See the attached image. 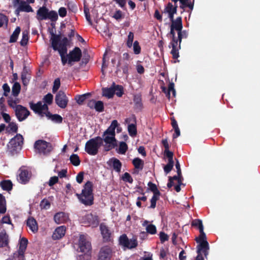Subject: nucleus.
<instances>
[{"mask_svg": "<svg viewBox=\"0 0 260 260\" xmlns=\"http://www.w3.org/2000/svg\"><path fill=\"white\" fill-rule=\"evenodd\" d=\"M103 95L109 99L112 98L113 97L114 95V87L113 84L111 87L110 88H103Z\"/></svg>", "mask_w": 260, "mask_h": 260, "instance_id": "f704fd0d", "label": "nucleus"}, {"mask_svg": "<svg viewBox=\"0 0 260 260\" xmlns=\"http://www.w3.org/2000/svg\"><path fill=\"white\" fill-rule=\"evenodd\" d=\"M50 203L48 200L44 199L40 203V206L41 209H48L50 207Z\"/></svg>", "mask_w": 260, "mask_h": 260, "instance_id": "864d4df0", "label": "nucleus"}, {"mask_svg": "<svg viewBox=\"0 0 260 260\" xmlns=\"http://www.w3.org/2000/svg\"><path fill=\"white\" fill-rule=\"evenodd\" d=\"M6 201L5 197L0 193V214H4L6 212Z\"/></svg>", "mask_w": 260, "mask_h": 260, "instance_id": "58836bf2", "label": "nucleus"}, {"mask_svg": "<svg viewBox=\"0 0 260 260\" xmlns=\"http://www.w3.org/2000/svg\"><path fill=\"white\" fill-rule=\"evenodd\" d=\"M134 33L130 31L128 34L126 45L128 48H131L133 45V42L134 40Z\"/></svg>", "mask_w": 260, "mask_h": 260, "instance_id": "052dcab7", "label": "nucleus"}, {"mask_svg": "<svg viewBox=\"0 0 260 260\" xmlns=\"http://www.w3.org/2000/svg\"><path fill=\"white\" fill-rule=\"evenodd\" d=\"M107 164L109 166L112 167L116 172L119 173L121 171L122 163L118 159L112 157L109 160Z\"/></svg>", "mask_w": 260, "mask_h": 260, "instance_id": "6ab92c4d", "label": "nucleus"}, {"mask_svg": "<svg viewBox=\"0 0 260 260\" xmlns=\"http://www.w3.org/2000/svg\"><path fill=\"white\" fill-rule=\"evenodd\" d=\"M172 91L173 95H175V90L174 89V84L173 83H170L167 93V97L169 99L170 98V92Z\"/></svg>", "mask_w": 260, "mask_h": 260, "instance_id": "680f3d73", "label": "nucleus"}, {"mask_svg": "<svg viewBox=\"0 0 260 260\" xmlns=\"http://www.w3.org/2000/svg\"><path fill=\"white\" fill-rule=\"evenodd\" d=\"M18 103L17 100H14L12 98L10 97L8 100V105L14 110L17 107V103Z\"/></svg>", "mask_w": 260, "mask_h": 260, "instance_id": "69168bd1", "label": "nucleus"}, {"mask_svg": "<svg viewBox=\"0 0 260 260\" xmlns=\"http://www.w3.org/2000/svg\"><path fill=\"white\" fill-rule=\"evenodd\" d=\"M80 202L85 206H91L93 204L94 197L93 193V183L88 181L83 186L81 193H76Z\"/></svg>", "mask_w": 260, "mask_h": 260, "instance_id": "f03ea898", "label": "nucleus"}, {"mask_svg": "<svg viewBox=\"0 0 260 260\" xmlns=\"http://www.w3.org/2000/svg\"><path fill=\"white\" fill-rule=\"evenodd\" d=\"M29 72V69L27 68L26 66H24L21 74V78L22 83L24 86H27L29 82L30 78V74Z\"/></svg>", "mask_w": 260, "mask_h": 260, "instance_id": "412c9836", "label": "nucleus"}, {"mask_svg": "<svg viewBox=\"0 0 260 260\" xmlns=\"http://www.w3.org/2000/svg\"><path fill=\"white\" fill-rule=\"evenodd\" d=\"M26 224L33 233H35L37 232L38 226L37 221L34 218L32 217H29L27 220Z\"/></svg>", "mask_w": 260, "mask_h": 260, "instance_id": "c85d7f7f", "label": "nucleus"}, {"mask_svg": "<svg viewBox=\"0 0 260 260\" xmlns=\"http://www.w3.org/2000/svg\"><path fill=\"white\" fill-rule=\"evenodd\" d=\"M14 111L16 117L20 122L25 120L30 114L26 107L21 105H18Z\"/></svg>", "mask_w": 260, "mask_h": 260, "instance_id": "9b49d317", "label": "nucleus"}, {"mask_svg": "<svg viewBox=\"0 0 260 260\" xmlns=\"http://www.w3.org/2000/svg\"><path fill=\"white\" fill-rule=\"evenodd\" d=\"M20 173L19 174V181L23 184H26L27 183L30 177H31V172L28 171L27 170L23 169L20 168L19 170Z\"/></svg>", "mask_w": 260, "mask_h": 260, "instance_id": "dca6fc26", "label": "nucleus"}, {"mask_svg": "<svg viewBox=\"0 0 260 260\" xmlns=\"http://www.w3.org/2000/svg\"><path fill=\"white\" fill-rule=\"evenodd\" d=\"M78 248L79 251L84 253L87 256H90L91 253V243L86 240L84 235H81L78 242Z\"/></svg>", "mask_w": 260, "mask_h": 260, "instance_id": "6e6552de", "label": "nucleus"}, {"mask_svg": "<svg viewBox=\"0 0 260 260\" xmlns=\"http://www.w3.org/2000/svg\"><path fill=\"white\" fill-rule=\"evenodd\" d=\"M103 141L104 140L100 136L90 139L85 144V151L90 155H96L99 148L103 145Z\"/></svg>", "mask_w": 260, "mask_h": 260, "instance_id": "20e7f679", "label": "nucleus"}, {"mask_svg": "<svg viewBox=\"0 0 260 260\" xmlns=\"http://www.w3.org/2000/svg\"><path fill=\"white\" fill-rule=\"evenodd\" d=\"M0 186L4 190L7 191H11L13 188V183L10 180H4L0 182Z\"/></svg>", "mask_w": 260, "mask_h": 260, "instance_id": "72a5a7b5", "label": "nucleus"}, {"mask_svg": "<svg viewBox=\"0 0 260 260\" xmlns=\"http://www.w3.org/2000/svg\"><path fill=\"white\" fill-rule=\"evenodd\" d=\"M20 27L19 26H17L13 31L12 35L10 36L9 43H12L16 42L17 40L18 37L20 34Z\"/></svg>", "mask_w": 260, "mask_h": 260, "instance_id": "4c0bfd02", "label": "nucleus"}, {"mask_svg": "<svg viewBox=\"0 0 260 260\" xmlns=\"http://www.w3.org/2000/svg\"><path fill=\"white\" fill-rule=\"evenodd\" d=\"M9 236L4 230L0 232V248L9 247Z\"/></svg>", "mask_w": 260, "mask_h": 260, "instance_id": "f3484780", "label": "nucleus"}, {"mask_svg": "<svg viewBox=\"0 0 260 260\" xmlns=\"http://www.w3.org/2000/svg\"><path fill=\"white\" fill-rule=\"evenodd\" d=\"M54 29H55L53 28H49L48 29L49 32L51 35L50 41L51 44H55L56 42H59L61 39V34H55Z\"/></svg>", "mask_w": 260, "mask_h": 260, "instance_id": "473e14b6", "label": "nucleus"}, {"mask_svg": "<svg viewBox=\"0 0 260 260\" xmlns=\"http://www.w3.org/2000/svg\"><path fill=\"white\" fill-rule=\"evenodd\" d=\"M66 232V228L65 226L62 225L58 226L54 231L52 238L54 240H59L64 236Z\"/></svg>", "mask_w": 260, "mask_h": 260, "instance_id": "a211bd4d", "label": "nucleus"}, {"mask_svg": "<svg viewBox=\"0 0 260 260\" xmlns=\"http://www.w3.org/2000/svg\"><path fill=\"white\" fill-rule=\"evenodd\" d=\"M178 37L175 36V41L176 43L174 45L172 44V39L169 45V48H172L171 54L172 55L173 59H177L179 57V50L181 49V43L182 39H186L187 38L188 34V32L182 29L177 32Z\"/></svg>", "mask_w": 260, "mask_h": 260, "instance_id": "7ed1b4c3", "label": "nucleus"}, {"mask_svg": "<svg viewBox=\"0 0 260 260\" xmlns=\"http://www.w3.org/2000/svg\"><path fill=\"white\" fill-rule=\"evenodd\" d=\"M160 196V194H156V193L153 194V196L150 200L151 205L149 208L152 209L155 208L156 202L159 200Z\"/></svg>", "mask_w": 260, "mask_h": 260, "instance_id": "8fccbe9b", "label": "nucleus"}, {"mask_svg": "<svg viewBox=\"0 0 260 260\" xmlns=\"http://www.w3.org/2000/svg\"><path fill=\"white\" fill-rule=\"evenodd\" d=\"M149 221L145 220L142 223L143 226H146V232L151 235H154L156 233V228L155 225L152 224H148Z\"/></svg>", "mask_w": 260, "mask_h": 260, "instance_id": "7c9ffc66", "label": "nucleus"}, {"mask_svg": "<svg viewBox=\"0 0 260 260\" xmlns=\"http://www.w3.org/2000/svg\"><path fill=\"white\" fill-rule=\"evenodd\" d=\"M84 222L89 224L95 225L99 223L98 217L92 213L87 214L83 217Z\"/></svg>", "mask_w": 260, "mask_h": 260, "instance_id": "aec40b11", "label": "nucleus"}, {"mask_svg": "<svg viewBox=\"0 0 260 260\" xmlns=\"http://www.w3.org/2000/svg\"><path fill=\"white\" fill-rule=\"evenodd\" d=\"M34 147L39 153L44 155L49 154L53 150L52 145L50 143L42 140L36 141L34 144Z\"/></svg>", "mask_w": 260, "mask_h": 260, "instance_id": "0eeeda50", "label": "nucleus"}, {"mask_svg": "<svg viewBox=\"0 0 260 260\" xmlns=\"http://www.w3.org/2000/svg\"><path fill=\"white\" fill-rule=\"evenodd\" d=\"M60 86V81L59 78L55 79L53 82V86L52 87V92L55 93L59 89Z\"/></svg>", "mask_w": 260, "mask_h": 260, "instance_id": "4d7b16f0", "label": "nucleus"}, {"mask_svg": "<svg viewBox=\"0 0 260 260\" xmlns=\"http://www.w3.org/2000/svg\"><path fill=\"white\" fill-rule=\"evenodd\" d=\"M29 37H28V32L27 30H25L23 31L22 32V37L21 41L20 42V44L22 46H25L28 41Z\"/></svg>", "mask_w": 260, "mask_h": 260, "instance_id": "a18cd8bd", "label": "nucleus"}, {"mask_svg": "<svg viewBox=\"0 0 260 260\" xmlns=\"http://www.w3.org/2000/svg\"><path fill=\"white\" fill-rule=\"evenodd\" d=\"M90 95V93H86L82 95H77L75 96V100L79 105H81Z\"/></svg>", "mask_w": 260, "mask_h": 260, "instance_id": "e433bc0d", "label": "nucleus"}, {"mask_svg": "<svg viewBox=\"0 0 260 260\" xmlns=\"http://www.w3.org/2000/svg\"><path fill=\"white\" fill-rule=\"evenodd\" d=\"M118 125V121L113 120L110 125L104 132L102 138L105 143V145H104L105 151H109L117 146L115 138V129Z\"/></svg>", "mask_w": 260, "mask_h": 260, "instance_id": "f257e3e1", "label": "nucleus"}, {"mask_svg": "<svg viewBox=\"0 0 260 260\" xmlns=\"http://www.w3.org/2000/svg\"><path fill=\"white\" fill-rule=\"evenodd\" d=\"M50 120L57 123H60L62 122V117L57 114H53Z\"/></svg>", "mask_w": 260, "mask_h": 260, "instance_id": "774afa93", "label": "nucleus"}, {"mask_svg": "<svg viewBox=\"0 0 260 260\" xmlns=\"http://www.w3.org/2000/svg\"><path fill=\"white\" fill-rule=\"evenodd\" d=\"M71 164L75 166H78L80 164V160L77 154H73L70 157Z\"/></svg>", "mask_w": 260, "mask_h": 260, "instance_id": "c03bdc74", "label": "nucleus"}, {"mask_svg": "<svg viewBox=\"0 0 260 260\" xmlns=\"http://www.w3.org/2000/svg\"><path fill=\"white\" fill-rule=\"evenodd\" d=\"M30 109L36 113H38L41 116H43V112L42 111V102L39 101L36 104L32 102L29 103Z\"/></svg>", "mask_w": 260, "mask_h": 260, "instance_id": "a878e982", "label": "nucleus"}, {"mask_svg": "<svg viewBox=\"0 0 260 260\" xmlns=\"http://www.w3.org/2000/svg\"><path fill=\"white\" fill-rule=\"evenodd\" d=\"M122 179L124 181L128 182L129 183H132L133 182V178L130 175V174L127 172H125V173H124V174L122 176Z\"/></svg>", "mask_w": 260, "mask_h": 260, "instance_id": "0e129e2a", "label": "nucleus"}, {"mask_svg": "<svg viewBox=\"0 0 260 260\" xmlns=\"http://www.w3.org/2000/svg\"><path fill=\"white\" fill-rule=\"evenodd\" d=\"M68 57V64L72 66V62H78L82 57L81 50L78 47H75L73 50L70 51L67 55Z\"/></svg>", "mask_w": 260, "mask_h": 260, "instance_id": "ddd939ff", "label": "nucleus"}, {"mask_svg": "<svg viewBox=\"0 0 260 260\" xmlns=\"http://www.w3.org/2000/svg\"><path fill=\"white\" fill-rule=\"evenodd\" d=\"M119 244L121 246H123L128 249L135 248L138 245L137 239H128L126 235L123 234L119 238Z\"/></svg>", "mask_w": 260, "mask_h": 260, "instance_id": "1a4fd4ad", "label": "nucleus"}, {"mask_svg": "<svg viewBox=\"0 0 260 260\" xmlns=\"http://www.w3.org/2000/svg\"><path fill=\"white\" fill-rule=\"evenodd\" d=\"M174 165V161H168V164L164 167V172L168 174L172 170Z\"/></svg>", "mask_w": 260, "mask_h": 260, "instance_id": "bf43d9fd", "label": "nucleus"}, {"mask_svg": "<svg viewBox=\"0 0 260 260\" xmlns=\"http://www.w3.org/2000/svg\"><path fill=\"white\" fill-rule=\"evenodd\" d=\"M47 19H50L52 22H55L58 19V14L55 11H48Z\"/></svg>", "mask_w": 260, "mask_h": 260, "instance_id": "49530a36", "label": "nucleus"}, {"mask_svg": "<svg viewBox=\"0 0 260 260\" xmlns=\"http://www.w3.org/2000/svg\"><path fill=\"white\" fill-rule=\"evenodd\" d=\"M96 111L98 112H102L104 110V103L101 101H96L95 104L94 105V108Z\"/></svg>", "mask_w": 260, "mask_h": 260, "instance_id": "3c124183", "label": "nucleus"}, {"mask_svg": "<svg viewBox=\"0 0 260 260\" xmlns=\"http://www.w3.org/2000/svg\"><path fill=\"white\" fill-rule=\"evenodd\" d=\"M177 3H174L173 5L171 3H168L165 7L162 13L169 14H176L177 11Z\"/></svg>", "mask_w": 260, "mask_h": 260, "instance_id": "393cba45", "label": "nucleus"}, {"mask_svg": "<svg viewBox=\"0 0 260 260\" xmlns=\"http://www.w3.org/2000/svg\"><path fill=\"white\" fill-rule=\"evenodd\" d=\"M49 10L45 6L40 7L37 11L36 18L38 20L42 21L47 19Z\"/></svg>", "mask_w": 260, "mask_h": 260, "instance_id": "4be33fe9", "label": "nucleus"}, {"mask_svg": "<svg viewBox=\"0 0 260 260\" xmlns=\"http://www.w3.org/2000/svg\"><path fill=\"white\" fill-rule=\"evenodd\" d=\"M128 149L127 145L124 142H121L119 143L118 153L121 154H124Z\"/></svg>", "mask_w": 260, "mask_h": 260, "instance_id": "09e8293b", "label": "nucleus"}, {"mask_svg": "<svg viewBox=\"0 0 260 260\" xmlns=\"http://www.w3.org/2000/svg\"><path fill=\"white\" fill-rule=\"evenodd\" d=\"M197 252L198 254L196 258V260H204L203 254H204L205 257L207 258L209 254V250H205V249H201V250H199V249H197Z\"/></svg>", "mask_w": 260, "mask_h": 260, "instance_id": "ea45409f", "label": "nucleus"}, {"mask_svg": "<svg viewBox=\"0 0 260 260\" xmlns=\"http://www.w3.org/2000/svg\"><path fill=\"white\" fill-rule=\"evenodd\" d=\"M199 232L200 233L199 236L196 238V241L198 243L197 249H199V250L201 249L209 250V244L207 240L206 236L204 232V230Z\"/></svg>", "mask_w": 260, "mask_h": 260, "instance_id": "9d476101", "label": "nucleus"}, {"mask_svg": "<svg viewBox=\"0 0 260 260\" xmlns=\"http://www.w3.org/2000/svg\"><path fill=\"white\" fill-rule=\"evenodd\" d=\"M133 101L134 103V109L137 112L141 111L143 108V105L142 102L141 95L140 94H137L134 95Z\"/></svg>", "mask_w": 260, "mask_h": 260, "instance_id": "5701e85b", "label": "nucleus"}, {"mask_svg": "<svg viewBox=\"0 0 260 260\" xmlns=\"http://www.w3.org/2000/svg\"><path fill=\"white\" fill-rule=\"evenodd\" d=\"M112 256V250L110 247H102L99 253L98 260H110Z\"/></svg>", "mask_w": 260, "mask_h": 260, "instance_id": "4468645a", "label": "nucleus"}, {"mask_svg": "<svg viewBox=\"0 0 260 260\" xmlns=\"http://www.w3.org/2000/svg\"><path fill=\"white\" fill-rule=\"evenodd\" d=\"M53 99V96L50 93H47L43 98L44 102L48 105H51L52 103Z\"/></svg>", "mask_w": 260, "mask_h": 260, "instance_id": "6e6d98bb", "label": "nucleus"}, {"mask_svg": "<svg viewBox=\"0 0 260 260\" xmlns=\"http://www.w3.org/2000/svg\"><path fill=\"white\" fill-rule=\"evenodd\" d=\"M128 132L131 137H135L137 134L136 125L133 123L128 125Z\"/></svg>", "mask_w": 260, "mask_h": 260, "instance_id": "de8ad7c7", "label": "nucleus"}, {"mask_svg": "<svg viewBox=\"0 0 260 260\" xmlns=\"http://www.w3.org/2000/svg\"><path fill=\"white\" fill-rule=\"evenodd\" d=\"M55 102L59 107L64 109L68 105L69 100L64 92L59 90L55 95Z\"/></svg>", "mask_w": 260, "mask_h": 260, "instance_id": "f8f14e48", "label": "nucleus"}, {"mask_svg": "<svg viewBox=\"0 0 260 260\" xmlns=\"http://www.w3.org/2000/svg\"><path fill=\"white\" fill-rule=\"evenodd\" d=\"M172 2L177 3L178 1L180 2L181 5L180 6V8L182 9H184L186 7H188L190 10H192L193 9L194 6V0H193L192 3L191 2H189V0H171Z\"/></svg>", "mask_w": 260, "mask_h": 260, "instance_id": "bb28decb", "label": "nucleus"}, {"mask_svg": "<svg viewBox=\"0 0 260 260\" xmlns=\"http://www.w3.org/2000/svg\"><path fill=\"white\" fill-rule=\"evenodd\" d=\"M23 144V137L20 134L12 138L7 145L8 150L12 155L17 154L21 149Z\"/></svg>", "mask_w": 260, "mask_h": 260, "instance_id": "39448f33", "label": "nucleus"}, {"mask_svg": "<svg viewBox=\"0 0 260 260\" xmlns=\"http://www.w3.org/2000/svg\"><path fill=\"white\" fill-rule=\"evenodd\" d=\"M134 52L135 54H139L141 52V47L138 41H135L133 44Z\"/></svg>", "mask_w": 260, "mask_h": 260, "instance_id": "338daca9", "label": "nucleus"}, {"mask_svg": "<svg viewBox=\"0 0 260 260\" xmlns=\"http://www.w3.org/2000/svg\"><path fill=\"white\" fill-rule=\"evenodd\" d=\"M21 90L20 84L18 82H15L12 88V93L14 96H17Z\"/></svg>", "mask_w": 260, "mask_h": 260, "instance_id": "79ce46f5", "label": "nucleus"}, {"mask_svg": "<svg viewBox=\"0 0 260 260\" xmlns=\"http://www.w3.org/2000/svg\"><path fill=\"white\" fill-rule=\"evenodd\" d=\"M8 128H9V129L8 130L9 133L13 132L14 133H16L18 131V125L14 122H11L9 123Z\"/></svg>", "mask_w": 260, "mask_h": 260, "instance_id": "5fc2aeb1", "label": "nucleus"}, {"mask_svg": "<svg viewBox=\"0 0 260 260\" xmlns=\"http://www.w3.org/2000/svg\"><path fill=\"white\" fill-rule=\"evenodd\" d=\"M27 244L28 240L26 238L24 237L21 238L19 242V249L17 252L24 255V252L26 250Z\"/></svg>", "mask_w": 260, "mask_h": 260, "instance_id": "c756f323", "label": "nucleus"}, {"mask_svg": "<svg viewBox=\"0 0 260 260\" xmlns=\"http://www.w3.org/2000/svg\"><path fill=\"white\" fill-rule=\"evenodd\" d=\"M148 186L149 187L148 189H150L153 194H155V193L156 194H160L159 190L158 189L156 184L154 183L151 182H149Z\"/></svg>", "mask_w": 260, "mask_h": 260, "instance_id": "603ef678", "label": "nucleus"}, {"mask_svg": "<svg viewBox=\"0 0 260 260\" xmlns=\"http://www.w3.org/2000/svg\"><path fill=\"white\" fill-rule=\"evenodd\" d=\"M101 234L105 242H109L111 240V232L109 228L105 224L101 223L100 226Z\"/></svg>", "mask_w": 260, "mask_h": 260, "instance_id": "2eb2a0df", "label": "nucleus"}, {"mask_svg": "<svg viewBox=\"0 0 260 260\" xmlns=\"http://www.w3.org/2000/svg\"><path fill=\"white\" fill-rule=\"evenodd\" d=\"M113 86L114 88V94L118 97H121L123 94V88L121 85H116L114 82L113 83Z\"/></svg>", "mask_w": 260, "mask_h": 260, "instance_id": "a19ab883", "label": "nucleus"}, {"mask_svg": "<svg viewBox=\"0 0 260 260\" xmlns=\"http://www.w3.org/2000/svg\"><path fill=\"white\" fill-rule=\"evenodd\" d=\"M84 13L85 14L86 20L88 22L90 25H92V22L90 18L89 10L87 7L85 6L84 7Z\"/></svg>", "mask_w": 260, "mask_h": 260, "instance_id": "e2e57ef3", "label": "nucleus"}, {"mask_svg": "<svg viewBox=\"0 0 260 260\" xmlns=\"http://www.w3.org/2000/svg\"><path fill=\"white\" fill-rule=\"evenodd\" d=\"M7 260H25L24 255L17 252L14 253L12 257Z\"/></svg>", "mask_w": 260, "mask_h": 260, "instance_id": "13d9d810", "label": "nucleus"}, {"mask_svg": "<svg viewBox=\"0 0 260 260\" xmlns=\"http://www.w3.org/2000/svg\"><path fill=\"white\" fill-rule=\"evenodd\" d=\"M16 11L31 12L33 11V9L25 1H21L20 3V5L16 9Z\"/></svg>", "mask_w": 260, "mask_h": 260, "instance_id": "cd10ccee", "label": "nucleus"}, {"mask_svg": "<svg viewBox=\"0 0 260 260\" xmlns=\"http://www.w3.org/2000/svg\"><path fill=\"white\" fill-rule=\"evenodd\" d=\"M54 220L57 224L63 223L66 220L65 213L62 212L56 213L54 216Z\"/></svg>", "mask_w": 260, "mask_h": 260, "instance_id": "c9c22d12", "label": "nucleus"}, {"mask_svg": "<svg viewBox=\"0 0 260 260\" xmlns=\"http://www.w3.org/2000/svg\"><path fill=\"white\" fill-rule=\"evenodd\" d=\"M59 42H56L55 44H51V47L54 51H58L60 55H67L68 46H61V45H58Z\"/></svg>", "mask_w": 260, "mask_h": 260, "instance_id": "b1692460", "label": "nucleus"}, {"mask_svg": "<svg viewBox=\"0 0 260 260\" xmlns=\"http://www.w3.org/2000/svg\"><path fill=\"white\" fill-rule=\"evenodd\" d=\"M191 225L198 229L199 231L204 230V226L203 225L202 221L200 219H196L193 220L191 222Z\"/></svg>", "mask_w": 260, "mask_h": 260, "instance_id": "37998d69", "label": "nucleus"}, {"mask_svg": "<svg viewBox=\"0 0 260 260\" xmlns=\"http://www.w3.org/2000/svg\"><path fill=\"white\" fill-rule=\"evenodd\" d=\"M183 28L182 21L181 17H178L176 19L172 21L170 26V31L167 34V37H170L172 39V44L174 45L176 42L175 41V30L177 32L181 30Z\"/></svg>", "mask_w": 260, "mask_h": 260, "instance_id": "423d86ee", "label": "nucleus"}, {"mask_svg": "<svg viewBox=\"0 0 260 260\" xmlns=\"http://www.w3.org/2000/svg\"><path fill=\"white\" fill-rule=\"evenodd\" d=\"M133 165L134 166L135 168L138 170L136 172L135 171V173H138L139 171H141L143 169L144 167V161L139 157L134 158L132 161Z\"/></svg>", "mask_w": 260, "mask_h": 260, "instance_id": "2f4dec72", "label": "nucleus"}]
</instances>
